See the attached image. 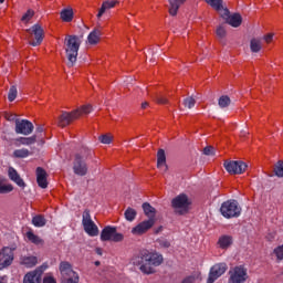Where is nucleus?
Here are the masks:
<instances>
[{"instance_id": "f257e3e1", "label": "nucleus", "mask_w": 283, "mask_h": 283, "mask_svg": "<svg viewBox=\"0 0 283 283\" xmlns=\"http://www.w3.org/2000/svg\"><path fill=\"white\" fill-rule=\"evenodd\" d=\"M165 262L163 254L158 252L143 251L138 256L137 264L139 271L145 275H151L156 273V266H160Z\"/></svg>"}, {"instance_id": "f03ea898", "label": "nucleus", "mask_w": 283, "mask_h": 283, "mask_svg": "<svg viewBox=\"0 0 283 283\" xmlns=\"http://www.w3.org/2000/svg\"><path fill=\"white\" fill-rule=\"evenodd\" d=\"M81 38L77 35H66L64 40V50L67 59V66L74 67L78 59V50L81 49Z\"/></svg>"}, {"instance_id": "7ed1b4c3", "label": "nucleus", "mask_w": 283, "mask_h": 283, "mask_svg": "<svg viewBox=\"0 0 283 283\" xmlns=\"http://www.w3.org/2000/svg\"><path fill=\"white\" fill-rule=\"evenodd\" d=\"M171 207L177 216H186L191 209V199L185 193H180L171 200Z\"/></svg>"}, {"instance_id": "20e7f679", "label": "nucleus", "mask_w": 283, "mask_h": 283, "mask_svg": "<svg viewBox=\"0 0 283 283\" xmlns=\"http://www.w3.org/2000/svg\"><path fill=\"white\" fill-rule=\"evenodd\" d=\"M60 273L61 283H78L80 281L78 273L72 269L70 262L64 261L60 263Z\"/></svg>"}, {"instance_id": "39448f33", "label": "nucleus", "mask_w": 283, "mask_h": 283, "mask_svg": "<svg viewBox=\"0 0 283 283\" xmlns=\"http://www.w3.org/2000/svg\"><path fill=\"white\" fill-rule=\"evenodd\" d=\"M223 218H239L242 213V208L238 205L235 200H228L221 205L220 208Z\"/></svg>"}, {"instance_id": "423d86ee", "label": "nucleus", "mask_w": 283, "mask_h": 283, "mask_svg": "<svg viewBox=\"0 0 283 283\" xmlns=\"http://www.w3.org/2000/svg\"><path fill=\"white\" fill-rule=\"evenodd\" d=\"M82 224L87 235H90L91 238H96V235H98V226H96V223H94V221L92 220V214H90L88 209L84 210L82 214Z\"/></svg>"}, {"instance_id": "0eeeda50", "label": "nucleus", "mask_w": 283, "mask_h": 283, "mask_svg": "<svg viewBox=\"0 0 283 283\" xmlns=\"http://www.w3.org/2000/svg\"><path fill=\"white\" fill-rule=\"evenodd\" d=\"M248 277L247 269L242 265H238L230 269L228 283H244Z\"/></svg>"}, {"instance_id": "6e6552de", "label": "nucleus", "mask_w": 283, "mask_h": 283, "mask_svg": "<svg viewBox=\"0 0 283 283\" xmlns=\"http://www.w3.org/2000/svg\"><path fill=\"white\" fill-rule=\"evenodd\" d=\"M123 233H118L114 227H105L101 232L102 242H123Z\"/></svg>"}, {"instance_id": "1a4fd4ad", "label": "nucleus", "mask_w": 283, "mask_h": 283, "mask_svg": "<svg viewBox=\"0 0 283 283\" xmlns=\"http://www.w3.org/2000/svg\"><path fill=\"white\" fill-rule=\"evenodd\" d=\"M223 167L228 174H232L233 176L241 175L247 171V163L242 160H232L224 161Z\"/></svg>"}, {"instance_id": "9d476101", "label": "nucleus", "mask_w": 283, "mask_h": 283, "mask_svg": "<svg viewBox=\"0 0 283 283\" xmlns=\"http://www.w3.org/2000/svg\"><path fill=\"white\" fill-rule=\"evenodd\" d=\"M14 262V249L4 247L0 250V271L8 269Z\"/></svg>"}, {"instance_id": "9b49d317", "label": "nucleus", "mask_w": 283, "mask_h": 283, "mask_svg": "<svg viewBox=\"0 0 283 283\" xmlns=\"http://www.w3.org/2000/svg\"><path fill=\"white\" fill-rule=\"evenodd\" d=\"M34 132V124L28 119H15V134L30 136Z\"/></svg>"}, {"instance_id": "f8f14e48", "label": "nucleus", "mask_w": 283, "mask_h": 283, "mask_svg": "<svg viewBox=\"0 0 283 283\" xmlns=\"http://www.w3.org/2000/svg\"><path fill=\"white\" fill-rule=\"evenodd\" d=\"M227 263H217L214 264L209 272L207 283H214L218 277H222L227 273Z\"/></svg>"}, {"instance_id": "ddd939ff", "label": "nucleus", "mask_w": 283, "mask_h": 283, "mask_svg": "<svg viewBox=\"0 0 283 283\" xmlns=\"http://www.w3.org/2000/svg\"><path fill=\"white\" fill-rule=\"evenodd\" d=\"M78 116H80L78 111H73L71 113L63 111L61 116L57 119V125L59 127H67V125H70L72 120H76Z\"/></svg>"}, {"instance_id": "4468645a", "label": "nucleus", "mask_w": 283, "mask_h": 283, "mask_svg": "<svg viewBox=\"0 0 283 283\" xmlns=\"http://www.w3.org/2000/svg\"><path fill=\"white\" fill-rule=\"evenodd\" d=\"M73 171L75 176H87V164L81 155H76L73 163Z\"/></svg>"}, {"instance_id": "2eb2a0df", "label": "nucleus", "mask_w": 283, "mask_h": 283, "mask_svg": "<svg viewBox=\"0 0 283 283\" xmlns=\"http://www.w3.org/2000/svg\"><path fill=\"white\" fill-rule=\"evenodd\" d=\"M154 224H156L154 223V220H144L132 229V233L133 235H143L147 233Z\"/></svg>"}, {"instance_id": "dca6fc26", "label": "nucleus", "mask_w": 283, "mask_h": 283, "mask_svg": "<svg viewBox=\"0 0 283 283\" xmlns=\"http://www.w3.org/2000/svg\"><path fill=\"white\" fill-rule=\"evenodd\" d=\"M30 34H34L35 41L29 42L30 45L33 48H36L38 45H41L43 43V28H41L39 24H34L31 27V29L27 30Z\"/></svg>"}, {"instance_id": "f3484780", "label": "nucleus", "mask_w": 283, "mask_h": 283, "mask_svg": "<svg viewBox=\"0 0 283 283\" xmlns=\"http://www.w3.org/2000/svg\"><path fill=\"white\" fill-rule=\"evenodd\" d=\"M35 174L39 187H41V189H48V172L45 169L38 167Z\"/></svg>"}, {"instance_id": "a211bd4d", "label": "nucleus", "mask_w": 283, "mask_h": 283, "mask_svg": "<svg viewBox=\"0 0 283 283\" xmlns=\"http://www.w3.org/2000/svg\"><path fill=\"white\" fill-rule=\"evenodd\" d=\"M8 176L10 180H12V182H15V185H18V187H20L21 189H25V181H23L17 169H14L13 167H9Z\"/></svg>"}, {"instance_id": "6ab92c4d", "label": "nucleus", "mask_w": 283, "mask_h": 283, "mask_svg": "<svg viewBox=\"0 0 283 283\" xmlns=\"http://www.w3.org/2000/svg\"><path fill=\"white\" fill-rule=\"evenodd\" d=\"M219 249H222L223 251H227L231 244H233V237L229 234H223L219 237L218 242H217Z\"/></svg>"}, {"instance_id": "aec40b11", "label": "nucleus", "mask_w": 283, "mask_h": 283, "mask_svg": "<svg viewBox=\"0 0 283 283\" xmlns=\"http://www.w3.org/2000/svg\"><path fill=\"white\" fill-rule=\"evenodd\" d=\"M38 263L39 259H36V256L33 255L21 256L20 259V264H22V266H25L27 269H32L36 266Z\"/></svg>"}, {"instance_id": "412c9836", "label": "nucleus", "mask_w": 283, "mask_h": 283, "mask_svg": "<svg viewBox=\"0 0 283 283\" xmlns=\"http://www.w3.org/2000/svg\"><path fill=\"white\" fill-rule=\"evenodd\" d=\"M23 283H41V273L36 270L27 273L23 277Z\"/></svg>"}, {"instance_id": "4be33fe9", "label": "nucleus", "mask_w": 283, "mask_h": 283, "mask_svg": "<svg viewBox=\"0 0 283 283\" xmlns=\"http://www.w3.org/2000/svg\"><path fill=\"white\" fill-rule=\"evenodd\" d=\"M143 210L146 217H148L147 220H153L154 223H156V208H154L149 202L143 203Z\"/></svg>"}, {"instance_id": "5701e85b", "label": "nucleus", "mask_w": 283, "mask_h": 283, "mask_svg": "<svg viewBox=\"0 0 283 283\" xmlns=\"http://www.w3.org/2000/svg\"><path fill=\"white\" fill-rule=\"evenodd\" d=\"M116 3H118V1L116 0H106L102 3V7L97 13V19H101V17H103V14H105V12H107V10H112V8L116 7Z\"/></svg>"}, {"instance_id": "b1692460", "label": "nucleus", "mask_w": 283, "mask_h": 283, "mask_svg": "<svg viewBox=\"0 0 283 283\" xmlns=\"http://www.w3.org/2000/svg\"><path fill=\"white\" fill-rule=\"evenodd\" d=\"M157 167L158 169L167 171V156L165 155V149H159L157 153Z\"/></svg>"}, {"instance_id": "393cba45", "label": "nucleus", "mask_w": 283, "mask_h": 283, "mask_svg": "<svg viewBox=\"0 0 283 283\" xmlns=\"http://www.w3.org/2000/svg\"><path fill=\"white\" fill-rule=\"evenodd\" d=\"M185 1L187 0H169V14L171 17H176V14H178V10L182 6V3H185Z\"/></svg>"}, {"instance_id": "a878e982", "label": "nucleus", "mask_w": 283, "mask_h": 283, "mask_svg": "<svg viewBox=\"0 0 283 283\" xmlns=\"http://www.w3.org/2000/svg\"><path fill=\"white\" fill-rule=\"evenodd\" d=\"M226 23L232 28H240V25H242V15H240V13H233L228 18Z\"/></svg>"}, {"instance_id": "bb28decb", "label": "nucleus", "mask_w": 283, "mask_h": 283, "mask_svg": "<svg viewBox=\"0 0 283 283\" xmlns=\"http://www.w3.org/2000/svg\"><path fill=\"white\" fill-rule=\"evenodd\" d=\"M15 144L17 147H19V145H25V146H30V145H34V143H36V135H33L31 137H19L15 139Z\"/></svg>"}, {"instance_id": "cd10ccee", "label": "nucleus", "mask_w": 283, "mask_h": 283, "mask_svg": "<svg viewBox=\"0 0 283 283\" xmlns=\"http://www.w3.org/2000/svg\"><path fill=\"white\" fill-rule=\"evenodd\" d=\"M14 191L12 184H6V179L0 177V195H6Z\"/></svg>"}, {"instance_id": "c85d7f7f", "label": "nucleus", "mask_w": 283, "mask_h": 283, "mask_svg": "<svg viewBox=\"0 0 283 283\" xmlns=\"http://www.w3.org/2000/svg\"><path fill=\"white\" fill-rule=\"evenodd\" d=\"M60 17L62 21H64L65 23H70L72 19H74V11L72 10V8L63 9L60 13Z\"/></svg>"}, {"instance_id": "c756f323", "label": "nucleus", "mask_w": 283, "mask_h": 283, "mask_svg": "<svg viewBox=\"0 0 283 283\" xmlns=\"http://www.w3.org/2000/svg\"><path fill=\"white\" fill-rule=\"evenodd\" d=\"M98 41H101V31L95 29L88 34L87 42L90 45H96Z\"/></svg>"}, {"instance_id": "7c9ffc66", "label": "nucleus", "mask_w": 283, "mask_h": 283, "mask_svg": "<svg viewBox=\"0 0 283 283\" xmlns=\"http://www.w3.org/2000/svg\"><path fill=\"white\" fill-rule=\"evenodd\" d=\"M46 223H48V221L45 220V217H43L41 214H38L32 218V224L38 228L45 227Z\"/></svg>"}, {"instance_id": "2f4dec72", "label": "nucleus", "mask_w": 283, "mask_h": 283, "mask_svg": "<svg viewBox=\"0 0 283 283\" xmlns=\"http://www.w3.org/2000/svg\"><path fill=\"white\" fill-rule=\"evenodd\" d=\"M250 50L254 53L260 52V50H262V41L258 39H252L250 41Z\"/></svg>"}, {"instance_id": "473e14b6", "label": "nucleus", "mask_w": 283, "mask_h": 283, "mask_svg": "<svg viewBox=\"0 0 283 283\" xmlns=\"http://www.w3.org/2000/svg\"><path fill=\"white\" fill-rule=\"evenodd\" d=\"M32 153H30L27 148L15 149L13 151L14 158H28V156H31Z\"/></svg>"}, {"instance_id": "72a5a7b5", "label": "nucleus", "mask_w": 283, "mask_h": 283, "mask_svg": "<svg viewBox=\"0 0 283 283\" xmlns=\"http://www.w3.org/2000/svg\"><path fill=\"white\" fill-rule=\"evenodd\" d=\"M27 238L33 244H43V240L32 231L27 232Z\"/></svg>"}, {"instance_id": "f704fd0d", "label": "nucleus", "mask_w": 283, "mask_h": 283, "mask_svg": "<svg viewBox=\"0 0 283 283\" xmlns=\"http://www.w3.org/2000/svg\"><path fill=\"white\" fill-rule=\"evenodd\" d=\"M218 105L221 109H224L231 105V98L227 95L219 97Z\"/></svg>"}, {"instance_id": "c9c22d12", "label": "nucleus", "mask_w": 283, "mask_h": 283, "mask_svg": "<svg viewBox=\"0 0 283 283\" xmlns=\"http://www.w3.org/2000/svg\"><path fill=\"white\" fill-rule=\"evenodd\" d=\"M124 216L128 222H134V220H136L137 212L134 208H127Z\"/></svg>"}, {"instance_id": "e433bc0d", "label": "nucleus", "mask_w": 283, "mask_h": 283, "mask_svg": "<svg viewBox=\"0 0 283 283\" xmlns=\"http://www.w3.org/2000/svg\"><path fill=\"white\" fill-rule=\"evenodd\" d=\"M206 3H208V6H211L213 10H217V12H220V10H222V0H206Z\"/></svg>"}, {"instance_id": "4c0bfd02", "label": "nucleus", "mask_w": 283, "mask_h": 283, "mask_svg": "<svg viewBox=\"0 0 283 283\" xmlns=\"http://www.w3.org/2000/svg\"><path fill=\"white\" fill-rule=\"evenodd\" d=\"M216 34L218 39L222 41V39L227 36V27H224V24H220L219 27H217Z\"/></svg>"}, {"instance_id": "58836bf2", "label": "nucleus", "mask_w": 283, "mask_h": 283, "mask_svg": "<svg viewBox=\"0 0 283 283\" xmlns=\"http://www.w3.org/2000/svg\"><path fill=\"white\" fill-rule=\"evenodd\" d=\"M274 175L277 176V178H283V160H279L274 165Z\"/></svg>"}, {"instance_id": "ea45409f", "label": "nucleus", "mask_w": 283, "mask_h": 283, "mask_svg": "<svg viewBox=\"0 0 283 283\" xmlns=\"http://www.w3.org/2000/svg\"><path fill=\"white\" fill-rule=\"evenodd\" d=\"M34 17V10L29 9L21 18L22 23H30V20Z\"/></svg>"}, {"instance_id": "a19ab883", "label": "nucleus", "mask_w": 283, "mask_h": 283, "mask_svg": "<svg viewBox=\"0 0 283 283\" xmlns=\"http://www.w3.org/2000/svg\"><path fill=\"white\" fill-rule=\"evenodd\" d=\"M75 112H78V118L83 116V114H91L92 112V105L87 104L82 106L81 108L75 109Z\"/></svg>"}, {"instance_id": "79ce46f5", "label": "nucleus", "mask_w": 283, "mask_h": 283, "mask_svg": "<svg viewBox=\"0 0 283 283\" xmlns=\"http://www.w3.org/2000/svg\"><path fill=\"white\" fill-rule=\"evenodd\" d=\"M76 156H81L82 160H85L86 158H90L92 156V149L87 147H83Z\"/></svg>"}, {"instance_id": "37998d69", "label": "nucleus", "mask_w": 283, "mask_h": 283, "mask_svg": "<svg viewBox=\"0 0 283 283\" xmlns=\"http://www.w3.org/2000/svg\"><path fill=\"white\" fill-rule=\"evenodd\" d=\"M184 106L188 109H192V107H196V98L193 97H186L184 99Z\"/></svg>"}, {"instance_id": "c03bdc74", "label": "nucleus", "mask_w": 283, "mask_h": 283, "mask_svg": "<svg viewBox=\"0 0 283 283\" xmlns=\"http://www.w3.org/2000/svg\"><path fill=\"white\" fill-rule=\"evenodd\" d=\"M17 94H19V92L17 91V87L14 85L11 86L8 94V98L10 103H12L17 98Z\"/></svg>"}, {"instance_id": "a18cd8bd", "label": "nucleus", "mask_w": 283, "mask_h": 283, "mask_svg": "<svg viewBox=\"0 0 283 283\" xmlns=\"http://www.w3.org/2000/svg\"><path fill=\"white\" fill-rule=\"evenodd\" d=\"M98 140L103 144V145H109L112 143V135H101L98 137Z\"/></svg>"}, {"instance_id": "49530a36", "label": "nucleus", "mask_w": 283, "mask_h": 283, "mask_svg": "<svg viewBox=\"0 0 283 283\" xmlns=\"http://www.w3.org/2000/svg\"><path fill=\"white\" fill-rule=\"evenodd\" d=\"M157 244H159L160 249H169L171 247V243L167 239L157 240Z\"/></svg>"}, {"instance_id": "de8ad7c7", "label": "nucleus", "mask_w": 283, "mask_h": 283, "mask_svg": "<svg viewBox=\"0 0 283 283\" xmlns=\"http://www.w3.org/2000/svg\"><path fill=\"white\" fill-rule=\"evenodd\" d=\"M205 156H216V148L212 146H207L203 148Z\"/></svg>"}, {"instance_id": "09e8293b", "label": "nucleus", "mask_w": 283, "mask_h": 283, "mask_svg": "<svg viewBox=\"0 0 283 283\" xmlns=\"http://www.w3.org/2000/svg\"><path fill=\"white\" fill-rule=\"evenodd\" d=\"M220 14L221 17L224 19V21L227 22L229 20V18L231 17L229 9L222 7V9L220 10Z\"/></svg>"}, {"instance_id": "8fccbe9b", "label": "nucleus", "mask_w": 283, "mask_h": 283, "mask_svg": "<svg viewBox=\"0 0 283 283\" xmlns=\"http://www.w3.org/2000/svg\"><path fill=\"white\" fill-rule=\"evenodd\" d=\"M274 253L277 260H283V245H280L276 249H274Z\"/></svg>"}, {"instance_id": "3c124183", "label": "nucleus", "mask_w": 283, "mask_h": 283, "mask_svg": "<svg viewBox=\"0 0 283 283\" xmlns=\"http://www.w3.org/2000/svg\"><path fill=\"white\" fill-rule=\"evenodd\" d=\"M155 101L159 105H167V103H169V101L165 96H157Z\"/></svg>"}, {"instance_id": "603ef678", "label": "nucleus", "mask_w": 283, "mask_h": 283, "mask_svg": "<svg viewBox=\"0 0 283 283\" xmlns=\"http://www.w3.org/2000/svg\"><path fill=\"white\" fill-rule=\"evenodd\" d=\"M43 283H56V279L54 276H44Z\"/></svg>"}, {"instance_id": "864d4df0", "label": "nucleus", "mask_w": 283, "mask_h": 283, "mask_svg": "<svg viewBox=\"0 0 283 283\" xmlns=\"http://www.w3.org/2000/svg\"><path fill=\"white\" fill-rule=\"evenodd\" d=\"M264 41L265 43H271V41H273V33H269L266 35H264Z\"/></svg>"}, {"instance_id": "5fc2aeb1", "label": "nucleus", "mask_w": 283, "mask_h": 283, "mask_svg": "<svg viewBox=\"0 0 283 283\" xmlns=\"http://www.w3.org/2000/svg\"><path fill=\"white\" fill-rule=\"evenodd\" d=\"M196 282V277L193 276H188L186 277L181 283H193Z\"/></svg>"}, {"instance_id": "6e6d98bb", "label": "nucleus", "mask_w": 283, "mask_h": 283, "mask_svg": "<svg viewBox=\"0 0 283 283\" xmlns=\"http://www.w3.org/2000/svg\"><path fill=\"white\" fill-rule=\"evenodd\" d=\"M43 132H44L43 126H41V125L36 126L35 134H43Z\"/></svg>"}, {"instance_id": "4d7b16f0", "label": "nucleus", "mask_w": 283, "mask_h": 283, "mask_svg": "<svg viewBox=\"0 0 283 283\" xmlns=\"http://www.w3.org/2000/svg\"><path fill=\"white\" fill-rule=\"evenodd\" d=\"M149 107V102L142 103V109H147Z\"/></svg>"}, {"instance_id": "13d9d810", "label": "nucleus", "mask_w": 283, "mask_h": 283, "mask_svg": "<svg viewBox=\"0 0 283 283\" xmlns=\"http://www.w3.org/2000/svg\"><path fill=\"white\" fill-rule=\"evenodd\" d=\"M96 253H97V255H103V250L101 248H97Z\"/></svg>"}, {"instance_id": "bf43d9fd", "label": "nucleus", "mask_w": 283, "mask_h": 283, "mask_svg": "<svg viewBox=\"0 0 283 283\" xmlns=\"http://www.w3.org/2000/svg\"><path fill=\"white\" fill-rule=\"evenodd\" d=\"M241 134H242L243 136H247V134H249V133H248L247 130H242Z\"/></svg>"}, {"instance_id": "052dcab7", "label": "nucleus", "mask_w": 283, "mask_h": 283, "mask_svg": "<svg viewBox=\"0 0 283 283\" xmlns=\"http://www.w3.org/2000/svg\"><path fill=\"white\" fill-rule=\"evenodd\" d=\"M95 266H101V262H99V261H96V262H95Z\"/></svg>"}, {"instance_id": "680f3d73", "label": "nucleus", "mask_w": 283, "mask_h": 283, "mask_svg": "<svg viewBox=\"0 0 283 283\" xmlns=\"http://www.w3.org/2000/svg\"><path fill=\"white\" fill-rule=\"evenodd\" d=\"M0 3H6V0H0Z\"/></svg>"}]
</instances>
